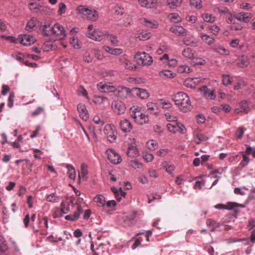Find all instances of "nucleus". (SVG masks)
Masks as SVG:
<instances>
[{
    "label": "nucleus",
    "instance_id": "obj_44",
    "mask_svg": "<svg viewBox=\"0 0 255 255\" xmlns=\"http://www.w3.org/2000/svg\"><path fill=\"white\" fill-rule=\"evenodd\" d=\"M151 33L150 32L141 31L138 33V37L140 40H146L150 38Z\"/></svg>",
    "mask_w": 255,
    "mask_h": 255
},
{
    "label": "nucleus",
    "instance_id": "obj_47",
    "mask_svg": "<svg viewBox=\"0 0 255 255\" xmlns=\"http://www.w3.org/2000/svg\"><path fill=\"white\" fill-rule=\"evenodd\" d=\"M166 126L168 130L171 132L175 133L177 131V121H173L171 123L168 124Z\"/></svg>",
    "mask_w": 255,
    "mask_h": 255
},
{
    "label": "nucleus",
    "instance_id": "obj_7",
    "mask_svg": "<svg viewBox=\"0 0 255 255\" xmlns=\"http://www.w3.org/2000/svg\"><path fill=\"white\" fill-rule=\"evenodd\" d=\"M114 112L119 115L124 114L127 111V106L121 101H114L112 103Z\"/></svg>",
    "mask_w": 255,
    "mask_h": 255
},
{
    "label": "nucleus",
    "instance_id": "obj_32",
    "mask_svg": "<svg viewBox=\"0 0 255 255\" xmlns=\"http://www.w3.org/2000/svg\"><path fill=\"white\" fill-rule=\"evenodd\" d=\"M209 137L203 134H195L194 135V141L196 144H200L202 142L208 140Z\"/></svg>",
    "mask_w": 255,
    "mask_h": 255
},
{
    "label": "nucleus",
    "instance_id": "obj_19",
    "mask_svg": "<svg viewBox=\"0 0 255 255\" xmlns=\"http://www.w3.org/2000/svg\"><path fill=\"white\" fill-rule=\"evenodd\" d=\"M40 29L45 36L52 35L53 33V26L49 23L45 22L40 26Z\"/></svg>",
    "mask_w": 255,
    "mask_h": 255
},
{
    "label": "nucleus",
    "instance_id": "obj_49",
    "mask_svg": "<svg viewBox=\"0 0 255 255\" xmlns=\"http://www.w3.org/2000/svg\"><path fill=\"white\" fill-rule=\"evenodd\" d=\"M193 36H191V38H186L183 40V43L187 46H191L195 47L197 45V42L195 40L191 39Z\"/></svg>",
    "mask_w": 255,
    "mask_h": 255
},
{
    "label": "nucleus",
    "instance_id": "obj_22",
    "mask_svg": "<svg viewBox=\"0 0 255 255\" xmlns=\"http://www.w3.org/2000/svg\"><path fill=\"white\" fill-rule=\"evenodd\" d=\"M199 36L202 40L208 45H211L215 41L214 37L212 35H208L203 32H200Z\"/></svg>",
    "mask_w": 255,
    "mask_h": 255
},
{
    "label": "nucleus",
    "instance_id": "obj_50",
    "mask_svg": "<svg viewBox=\"0 0 255 255\" xmlns=\"http://www.w3.org/2000/svg\"><path fill=\"white\" fill-rule=\"evenodd\" d=\"M36 20L33 18L28 22L26 26V30L29 31H32L36 26Z\"/></svg>",
    "mask_w": 255,
    "mask_h": 255
},
{
    "label": "nucleus",
    "instance_id": "obj_40",
    "mask_svg": "<svg viewBox=\"0 0 255 255\" xmlns=\"http://www.w3.org/2000/svg\"><path fill=\"white\" fill-rule=\"evenodd\" d=\"M147 111L152 114H155L157 113V106L155 103L152 102H148L147 105Z\"/></svg>",
    "mask_w": 255,
    "mask_h": 255
},
{
    "label": "nucleus",
    "instance_id": "obj_37",
    "mask_svg": "<svg viewBox=\"0 0 255 255\" xmlns=\"http://www.w3.org/2000/svg\"><path fill=\"white\" fill-rule=\"evenodd\" d=\"M146 147L150 150H155L158 148V143L154 140H148L146 143Z\"/></svg>",
    "mask_w": 255,
    "mask_h": 255
},
{
    "label": "nucleus",
    "instance_id": "obj_52",
    "mask_svg": "<svg viewBox=\"0 0 255 255\" xmlns=\"http://www.w3.org/2000/svg\"><path fill=\"white\" fill-rule=\"evenodd\" d=\"M160 75L168 78H173L175 77V74L170 70H163L160 72Z\"/></svg>",
    "mask_w": 255,
    "mask_h": 255
},
{
    "label": "nucleus",
    "instance_id": "obj_9",
    "mask_svg": "<svg viewBox=\"0 0 255 255\" xmlns=\"http://www.w3.org/2000/svg\"><path fill=\"white\" fill-rule=\"evenodd\" d=\"M24 46H29L33 44L35 41V38L30 34H21L18 36L16 40Z\"/></svg>",
    "mask_w": 255,
    "mask_h": 255
},
{
    "label": "nucleus",
    "instance_id": "obj_3",
    "mask_svg": "<svg viewBox=\"0 0 255 255\" xmlns=\"http://www.w3.org/2000/svg\"><path fill=\"white\" fill-rule=\"evenodd\" d=\"M130 116L139 125L146 124L148 119L147 116L141 113L139 107L133 106L130 109Z\"/></svg>",
    "mask_w": 255,
    "mask_h": 255
},
{
    "label": "nucleus",
    "instance_id": "obj_6",
    "mask_svg": "<svg viewBox=\"0 0 255 255\" xmlns=\"http://www.w3.org/2000/svg\"><path fill=\"white\" fill-rule=\"evenodd\" d=\"M104 132L108 140L111 143L114 142L117 139V132L112 125H106L104 129Z\"/></svg>",
    "mask_w": 255,
    "mask_h": 255
},
{
    "label": "nucleus",
    "instance_id": "obj_35",
    "mask_svg": "<svg viewBox=\"0 0 255 255\" xmlns=\"http://www.w3.org/2000/svg\"><path fill=\"white\" fill-rule=\"evenodd\" d=\"M66 167L68 169V175L69 178L75 180L76 178V171L74 167L71 164H67Z\"/></svg>",
    "mask_w": 255,
    "mask_h": 255
},
{
    "label": "nucleus",
    "instance_id": "obj_28",
    "mask_svg": "<svg viewBox=\"0 0 255 255\" xmlns=\"http://www.w3.org/2000/svg\"><path fill=\"white\" fill-rule=\"evenodd\" d=\"M199 82V80L197 78H188L184 81V85L187 87L193 88L195 87Z\"/></svg>",
    "mask_w": 255,
    "mask_h": 255
},
{
    "label": "nucleus",
    "instance_id": "obj_11",
    "mask_svg": "<svg viewBox=\"0 0 255 255\" xmlns=\"http://www.w3.org/2000/svg\"><path fill=\"white\" fill-rule=\"evenodd\" d=\"M139 151L137 147L135 139L133 138L131 143H128V157H137L139 155Z\"/></svg>",
    "mask_w": 255,
    "mask_h": 255
},
{
    "label": "nucleus",
    "instance_id": "obj_38",
    "mask_svg": "<svg viewBox=\"0 0 255 255\" xmlns=\"http://www.w3.org/2000/svg\"><path fill=\"white\" fill-rule=\"evenodd\" d=\"M250 64V61L247 56H243L239 59L238 63V65L241 67L248 66Z\"/></svg>",
    "mask_w": 255,
    "mask_h": 255
},
{
    "label": "nucleus",
    "instance_id": "obj_34",
    "mask_svg": "<svg viewBox=\"0 0 255 255\" xmlns=\"http://www.w3.org/2000/svg\"><path fill=\"white\" fill-rule=\"evenodd\" d=\"M182 0H167L166 3L171 8H176L181 5Z\"/></svg>",
    "mask_w": 255,
    "mask_h": 255
},
{
    "label": "nucleus",
    "instance_id": "obj_59",
    "mask_svg": "<svg viewBox=\"0 0 255 255\" xmlns=\"http://www.w3.org/2000/svg\"><path fill=\"white\" fill-rule=\"evenodd\" d=\"M104 245L103 244H100L98 248L96 249L98 252H97L94 249V245L93 243L91 244V249L93 253V255H99L100 254H101L100 250L101 249H103Z\"/></svg>",
    "mask_w": 255,
    "mask_h": 255
},
{
    "label": "nucleus",
    "instance_id": "obj_26",
    "mask_svg": "<svg viewBox=\"0 0 255 255\" xmlns=\"http://www.w3.org/2000/svg\"><path fill=\"white\" fill-rule=\"evenodd\" d=\"M212 49L221 55L227 56L230 54V51L220 45H214Z\"/></svg>",
    "mask_w": 255,
    "mask_h": 255
},
{
    "label": "nucleus",
    "instance_id": "obj_5",
    "mask_svg": "<svg viewBox=\"0 0 255 255\" xmlns=\"http://www.w3.org/2000/svg\"><path fill=\"white\" fill-rule=\"evenodd\" d=\"M137 97L141 99H146L149 97V94L145 89L133 87L128 88V96Z\"/></svg>",
    "mask_w": 255,
    "mask_h": 255
},
{
    "label": "nucleus",
    "instance_id": "obj_61",
    "mask_svg": "<svg viewBox=\"0 0 255 255\" xmlns=\"http://www.w3.org/2000/svg\"><path fill=\"white\" fill-rule=\"evenodd\" d=\"M14 93L10 92L8 99L7 106L9 108H11L13 105L14 102Z\"/></svg>",
    "mask_w": 255,
    "mask_h": 255
},
{
    "label": "nucleus",
    "instance_id": "obj_29",
    "mask_svg": "<svg viewBox=\"0 0 255 255\" xmlns=\"http://www.w3.org/2000/svg\"><path fill=\"white\" fill-rule=\"evenodd\" d=\"M182 54V55L186 58L192 60L194 59L195 51L190 48L184 49Z\"/></svg>",
    "mask_w": 255,
    "mask_h": 255
},
{
    "label": "nucleus",
    "instance_id": "obj_17",
    "mask_svg": "<svg viewBox=\"0 0 255 255\" xmlns=\"http://www.w3.org/2000/svg\"><path fill=\"white\" fill-rule=\"evenodd\" d=\"M114 94L119 98H126L128 96V88L126 87L119 86L116 88Z\"/></svg>",
    "mask_w": 255,
    "mask_h": 255
},
{
    "label": "nucleus",
    "instance_id": "obj_42",
    "mask_svg": "<svg viewBox=\"0 0 255 255\" xmlns=\"http://www.w3.org/2000/svg\"><path fill=\"white\" fill-rule=\"evenodd\" d=\"M129 165L135 169H141L143 167V164L137 159L131 160L129 163Z\"/></svg>",
    "mask_w": 255,
    "mask_h": 255
},
{
    "label": "nucleus",
    "instance_id": "obj_10",
    "mask_svg": "<svg viewBox=\"0 0 255 255\" xmlns=\"http://www.w3.org/2000/svg\"><path fill=\"white\" fill-rule=\"evenodd\" d=\"M106 153L108 159L113 163L117 164L121 162L122 158L120 155L113 149L107 150Z\"/></svg>",
    "mask_w": 255,
    "mask_h": 255
},
{
    "label": "nucleus",
    "instance_id": "obj_64",
    "mask_svg": "<svg viewBox=\"0 0 255 255\" xmlns=\"http://www.w3.org/2000/svg\"><path fill=\"white\" fill-rule=\"evenodd\" d=\"M66 6L64 3H63L62 2L60 3L59 4V9L58 10V13L59 14H62L64 13L66 11Z\"/></svg>",
    "mask_w": 255,
    "mask_h": 255
},
{
    "label": "nucleus",
    "instance_id": "obj_18",
    "mask_svg": "<svg viewBox=\"0 0 255 255\" xmlns=\"http://www.w3.org/2000/svg\"><path fill=\"white\" fill-rule=\"evenodd\" d=\"M93 102L96 104L100 106L102 108H105L107 105L109 104L108 99L103 96H95Z\"/></svg>",
    "mask_w": 255,
    "mask_h": 255
},
{
    "label": "nucleus",
    "instance_id": "obj_27",
    "mask_svg": "<svg viewBox=\"0 0 255 255\" xmlns=\"http://www.w3.org/2000/svg\"><path fill=\"white\" fill-rule=\"evenodd\" d=\"M103 49L107 53L114 55H120L123 52V50L121 48H112L108 46H104Z\"/></svg>",
    "mask_w": 255,
    "mask_h": 255
},
{
    "label": "nucleus",
    "instance_id": "obj_24",
    "mask_svg": "<svg viewBox=\"0 0 255 255\" xmlns=\"http://www.w3.org/2000/svg\"><path fill=\"white\" fill-rule=\"evenodd\" d=\"M252 17V14L248 12H240L236 16L237 19L244 22H249Z\"/></svg>",
    "mask_w": 255,
    "mask_h": 255
},
{
    "label": "nucleus",
    "instance_id": "obj_48",
    "mask_svg": "<svg viewBox=\"0 0 255 255\" xmlns=\"http://www.w3.org/2000/svg\"><path fill=\"white\" fill-rule=\"evenodd\" d=\"M203 20L207 22L212 23L215 21V17L212 14L204 13L202 14Z\"/></svg>",
    "mask_w": 255,
    "mask_h": 255
},
{
    "label": "nucleus",
    "instance_id": "obj_15",
    "mask_svg": "<svg viewBox=\"0 0 255 255\" xmlns=\"http://www.w3.org/2000/svg\"><path fill=\"white\" fill-rule=\"evenodd\" d=\"M77 110L79 113L80 117L84 121H86L89 119V115L88 110L84 104H80L77 106Z\"/></svg>",
    "mask_w": 255,
    "mask_h": 255
},
{
    "label": "nucleus",
    "instance_id": "obj_30",
    "mask_svg": "<svg viewBox=\"0 0 255 255\" xmlns=\"http://www.w3.org/2000/svg\"><path fill=\"white\" fill-rule=\"evenodd\" d=\"M94 202L97 204L99 207H105L106 201L105 198L102 195H99L96 196L94 198Z\"/></svg>",
    "mask_w": 255,
    "mask_h": 255
},
{
    "label": "nucleus",
    "instance_id": "obj_8",
    "mask_svg": "<svg viewBox=\"0 0 255 255\" xmlns=\"http://www.w3.org/2000/svg\"><path fill=\"white\" fill-rule=\"evenodd\" d=\"M29 8L32 12L39 14H45L49 10L47 7L41 5L37 2L29 3Z\"/></svg>",
    "mask_w": 255,
    "mask_h": 255
},
{
    "label": "nucleus",
    "instance_id": "obj_63",
    "mask_svg": "<svg viewBox=\"0 0 255 255\" xmlns=\"http://www.w3.org/2000/svg\"><path fill=\"white\" fill-rule=\"evenodd\" d=\"M70 43L73 45V47L76 49H78L80 48V46L78 44V40L77 38H75L73 36L70 39Z\"/></svg>",
    "mask_w": 255,
    "mask_h": 255
},
{
    "label": "nucleus",
    "instance_id": "obj_53",
    "mask_svg": "<svg viewBox=\"0 0 255 255\" xmlns=\"http://www.w3.org/2000/svg\"><path fill=\"white\" fill-rule=\"evenodd\" d=\"M143 158L146 162H149L152 161L154 159L153 155L149 152H144L143 154Z\"/></svg>",
    "mask_w": 255,
    "mask_h": 255
},
{
    "label": "nucleus",
    "instance_id": "obj_16",
    "mask_svg": "<svg viewBox=\"0 0 255 255\" xmlns=\"http://www.w3.org/2000/svg\"><path fill=\"white\" fill-rule=\"evenodd\" d=\"M140 23L144 26L150 28H156L159 24L155 20H148L145 18H142L140 19Z\"/></svg>",
    "mask_w": 255,
    "mask_h": 255
},
{
    "label": "nucleus",
    "instance_id": "obj_45",
    "mask_svg": "<svg viewBox=\"0 0 255 255\" xmlns=\"http://www.w3.org/2000/svg\"><path fill=\"white\" fill-rule=\"evenodd\" d=\"M241 154L243 159L240 162V166L241 168H243L248 164L250 162V159L248 155H246L247 153H246L244 151L242 152Z\"/></svg>",
    "mask_w": 255,
    "mask_h": 255
},
{
    "label": "nucleus",
    "instance_id": "obj_55",
    "mask_svg": "<svg viewBox=\"0 0 255 255\" xmlns=\"http://www.w3.org/2000/svg\"><path fill=\"white\" fill-rule=\"evenodd\" d=\"M77 94L79 96H83V97L86 98L87 99H89L88 97V92L82 86L79 87L78 89L77 90Z\"/></svg>",
    "mask_w": 255,
    "mask_h": 255
},
{
    "label": "nucleus",
    "instance_id": "obj_39",
    "mask_svg": "<svg viewBox=\"0 0 255 255\" xmlns=\"http://www.w3.org/2000/svg\"><path fill=\"white\" fill-rule=\"evenodd\" d=\"M170 20L174 23H178L181 21L182 18L177 13H171L168 15Z\"/></svg>",
    "mask_w": 255,
    "mask_h": 255
},
{
    "label": "nucleus",
    "instance_id": "obj_56",
    "mask_svg": "<svg viewBox=\"0 0 255 255\" xmlns=\"http://www.w3.org/2000/svg\"><path fill=\"white\" fill-rule=\"evenodd\" d=\"M59 198L54 193L48 195L46 197V200L52 203H55L58 201Z\"/></svg>",
    "mask_w": 255,
    "mask_h": 255
},
{
    "label": "nucleus",
    "instance_id": "obj_46",
    "mask_svg": "<svg viewBox=\"0 0 255 255\" xmlns=\"http://www.w3.org/2000/svg\"><path fill=\"white\" fill-rule=\"evenodd\" d=\"M177 71L179 73H189L192 70L188 66L182 65L178 66Z\"/></svg>",
    "mask_w": 255,
    "mask_h": 255
},
{
    "label": "nucleus",
    "instance_id": "obj_23",
    "mask_svg": "<svg viewBox=\"0 0 255 255\" xmlns=\"http://www.w3.org/2000/svg\"><path fill=\"white\" fill-rule=\"evenodd\" d=\"M140 5L148 8H154L157 5L156 0H138Z\"/></svg>",
    "mask_w": 255,
    "mask_h": 255
},
{
    "label": "nucleus",
    "instance_id": "obj_2",
    "mask_svg": "<svg viewBox=\"0 0 255 255\" xmlns=\"http://www.w3.org/2000/svg\"><path fill=\"white\" fill-rule=\"evenodd\" d=\"M78 14L81 15L84 19H87L91 21H96L99 17L96 10L90 9L84 5H79L76 9Z\"/></svg>",
    "mask_w": 255,
    "mask_h": 255
},
{
    "label": "nucleus",
    "instance_id": "obj_13",
    "mask_svg": "<svg viewBox=\"0 0 255 255\" xmlns=\"http://www.w3.org/2000/svg\"><path fill=\"white\" fill-rule=\"evenodd\" d=\"M52 35L63 38L66 36V32L63 27L57 23L53 26Z\"/></svg>",
    "mask_w": 255,
    "mask_h": 255
},
{
    "label": "nucleus",
    "instance_id": "obj_20",
    "mask_svg": "<svg viewBox=\"0 0 255 255\" xmlns=\"http://www.w3.org/2000/svg\"><path fill=\"white\" fill-rule=\"evenodd\" d=\"M99 90L103 93L106 92H113L114 93V91L116 88L110 84H102L100 83L98 85Z\"/></svg>",
    "mask_w": 255,
    "mask_h": 255
},
{
    "label": "nucleus",
    "instance_id": "obj_1",
    "mask_svg": "<svg viewBox=\"0 0 255 255\" xmlns=\"http://www.w3.org/2000/svg\"><path fill=\"white\" fill-rule=\"evenodd\" d=\"M173 100L181 111L186 113L191 110L190 100L186 94L178 92L173 96Z\"/></svg>",
    "mask_w": 255,
    "mask_h": 255
},
{
    "label": "nucleus",
    "instance_id": "obj_54",
    "mask_svg": "<svg viewBox=\"0 0 255 255\" xmlns=\"http://www.w3.org/2000/svg\"><path fill=\"white\" fill-rule=\"evenodd\" d=\"M233 79L229 75H224L223 76L222 83L224 85L227 86L232 82Z\"/></svg>",
    "mask_w": 255,
    "mask_h": 255
},
{
    "label": "nucleus",
    "instance_id": "obj_25",
    "mask_svg": "<svg viewBox=\"0 0 255 255\" xmlns=\"http://www.w3.org/2000/svg\"><path fill=\"white\" fill-rule=\"evenodd\" d=\"M111 190L114 194L117 201L119 202L121 200L123 197H125L126 196V193L123 191L121 187H120L119 189H118L113 187L111 188Z\"/></svg>",
    "mask_w": 255,
    "mask_h": 255
},
{
    "label": "nucleus",
    "instance_id": "obj_14",
    "mask_svg": "<svg viewBox=\"0 0 255 255\" xmlns=\"http://www.w3.org/2000/svg\"><path fill=\"white\" fill-rule=\"evenodd\" d=\"M170 30L177 36H185L187 35L188 31L182 26L174 25L170 28Z\"/></svg>",
    "mask_w": 255,
    "mask_h": 255
},
{
    "label": "nucleus",
    "instance_id": "obj_12",
    "mask_svg": "<svg viewBox=\"0 0 255 255\" xmlns=\"http://www.w3.org/2000/svg\"><path fill=\"white\" fill-rule=\"evenodd\" d=\"M87 35L88 37L94 40L101 41L105 36V32L94 30L93 32L87 33Z\"/></svg>",
    "mask_w": 255,
    "mask_h": 255
},
{
    "label": "nucleus",
    "instance_id": "obj_51",
    "mask_svg": "<svg viewBox=\"0 0 255 255\" xmlns=\"http://www.w3.org/2000/svg\"><path fill=\"white\" fill-rule=\"evenodd\" d=\"M119 125L121 129L124 132H126L127 131L128 128V119H125L121 120L120 122Z\"/></svg>",
    "mask_w": 255,
    "mask_h": 255
},
{
    "label": "nucleus",
    "instance_id": "obj_31",
    "mask_svg": "<svg viewBox=\"0 0 255 255\" xmlns=\"http://www.w3.org/2000/svg\"><path fill=\"white\" fill-rule=\"evenodd\" d=\"M206 224L207 226L210 228V230L211 232H214L216 229L218 228L220 226L218 223L211 219H207Z\"/></svg>",
    "mask_w": 255,
    "mask_h": 255
},
{
    "label": "nucleus",
    "instance_id": "obj_4",
    "mask_svg": "<svg viewBox=\"0 0 255 255\" xmlns=\"http://www.w3.org/2000/svg\"><path fill=\"white\" fill-rule=\"evenodd\" d=\"M137 64L139 66H149L153 62L152 58L149 54L143 52H137L134 56Z\"/></svg>",
    "mask_w": 255,
    "mask_h": 255
},
{
    "label": "nucleus",
    "instance_id": "obj_33",
    "mask_svg": "<svg viewBox=\"0 0 255 255\" xmlns=\"http://www.w3.org/2000/svg\"><path fill=\"white\" fill-rule=\"evenodd\" d=\"M7 250L6 242L3 237L0 236V255H6L5 252Z\"/></svg>",
    "mask_w": 255,
    "mask_h": 255
},
{
    "label": "nucleus",
    "instance_id": "obj_21",
    "mask_svg": "<svg viewBox=\"0 0 255 255\" xmlns=\"http://www.w3.org/2000/svg\"><path fill=\"white\" fill-rule=\"evenodd\" d=\"M83 212L82 207L78 205L77 207V211H75L73 214L68 215L65 216V219L66 220L74 221L77 220L80 215V214Z\"/></svg>",
    "mask_w": 255,
    "mask_h": 255
},
{
    "label": "nucleus",
    "instance_id": "obj_41",
    "mask_svg": "<svg viewBox=\"0 0 255 255\" xmlns=\"http://www.w3.org/2000/svg\"><path fill=\"white\" fill-rule=\"evenodd\" d=\"M87 166L85 164H82L81 167V174L79 175V178L81 176L84 180H86L87 179Z\"/></svg>",
    "mask_w": 255,
    "mask_h": 255
},
{
    "label": "nucleus",
    "instance_id": "obj_57",
    "mask_svg": "<svg viewBox=\"0 0 255 255\" xmlns=\"http://www.w3.org/2000/svg\"><path fill=\"white\" fill-rule=\"evenodd\" d=\"M208 29L210 30L213 34L215 35H218L220 30V28L216 25L209 26Z\"/></svg>",
    "mask_w": 255,
    "mask_h": 255
},
{
    "label": "nucleus",
    "instance_id": "obj_58",
    "mask_svg": "<svg viewBox=\"0 0 255 255\" xmlns=\"http://www.w3.org/2000/svg\"><path fill=\"white\" fill-rule=\"evenodd\" d=\"M142 82V80L139 78H128V83L131 84H139Z\"/></svg>",
    "mask_w": 255,
    "mask_h": 255
},
{
    "label": "nucleus",
    "instance_id": "obj_36",
    "mask_svg": "<svg viewBox=\"0 0 255 255\" xmlns=\"http://www.w3.org/2000/svg\"><path fill=\"white\" fill-rule=\"evenodd\" d=\"M105 37H107L108 40H109L111 43L115 46L118 45L119 41L115 35H112L108 32H105Z\"/></svg>",
    "mask_w": 255,
    "mask_h": 255
},
{
    "label": "nucleus",
    "instance_id": "obj_60",
    "mask_svg": "<svg viewBox=\"0 0 255 255\" xmlns=\"http://www.w3.org/2000/svg\"><path fill=\"white\" fill-rule=\"evenodd\" d=\"M177 131H179L181 133L184 134L185 133L186 129L185 126L181 124V123L177 122Z\"/></svg>",
    "mask_w": 255,
    "mask_h": 255
},
{
    "label": "nucleus",
    "instance_id": "obj_43",
    "mask_svg": "<svg viewBox=\"0 0 255 255\" xmlns=\"http://www.w3.org/2000/svg\"><path fill=\"white\" fill-rule=\"evenodd\" d=\"M201 0H190V5L191 7L200 9L202 7Z\"/></svg>",
    "mask_w": 255,
    "mask_h": 255
},
{
    "label": "nucleus",
    "instance_id": "obj_62",
    "mask_svg": "<svg viewBox=\"0 0 255 255\" xmlns=\"http://www.w3.org/2000/svg\"><path fill=\"white\" fill-rule=\"evenodd\" d=\"M93 122L97 125L100 126H103L105 122L103 120H101L100 117L98 115L94 116L93 118Z\"/></svg>",
    "mask_w": 255,
    "mask_h": 255
}]
</instances>
